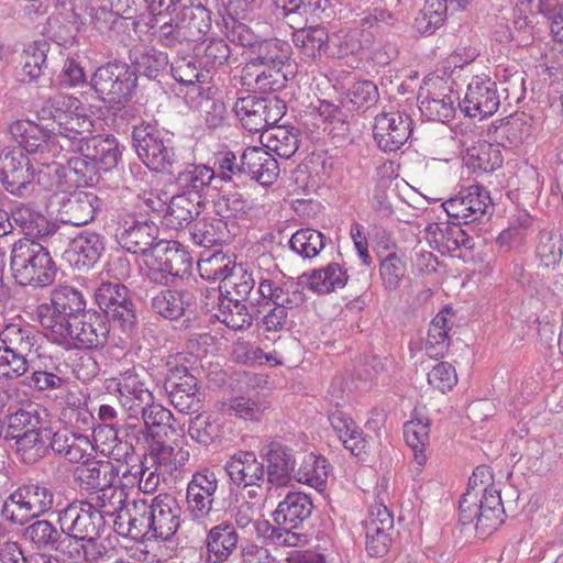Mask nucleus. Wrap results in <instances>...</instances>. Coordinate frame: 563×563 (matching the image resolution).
Wrapping results in <instances>:
<instances>
[{"label":"nucleus","instance_id":"nucleus-1","mask_svg":"<svg viewBox=\"0 0 563 563\" xmlns=\"http://www.w3.org/2000/svg\"><path fill=\"white\" fill-rule=\"evenodd\" d=\"M80 110L77 98L57 95L49 98L41 108L40 115L43 120H52V131L59 151V155L66 158L65 153H74L92 133V120Z\"/></svg>","mask_w":563,"mask_h":563},{"label":"nucleus","instance_id":"nucleus-2","mask_svg":"<svg viewBox=\"0 0 563 563\" xmlns=\"http://www.w3.org/2000/svg\"><path fill=\"white\" fill-rule=\"evenodd\" d=\"M131 139L139 158L150 170L170 174L179 166L181 156L174 135L156 122L142 120L134 124Z\"/></svg>","mask_w":563,"mask_h":563},{"label":"nucleus","instance_id":"nucleus-3","mask_svg":"<svg viewBox=\"0 0 563 563\" xmlns=\"http://www.w3.org/2000/svg\"><path fill=\"white\" fill-rule=\"evenodd\" d=\"M87 311L82 292L64 285L52 291L51 306L37 307V319L46 338L53 343H62L70 336L71 323H76Z\"/></svg>","mask_w":563,"mask_h":563},{"label":"nucleus","instance_id":"nucleus-4","mask_svg":"<svg viewBox=\"0 0 563 563\" xmlns=\"http://www.w3.org/2000/svg\"><path fill=\"white\" fill-rule=\"evenodd\" d=\"M10 268L15 282L22 286H48L54 283L57 274V266L48 249L27 238L12 244Z\"/></svg>","mask_w":563,"mask_h":563},{"label":"nucleus","instance_id":"nucleus-5","mask_svg":"<svg viewBox=\"0 0 563 563\" xmlns=\"http://www.w3.org/2000/svg\"><path fill=\"white\" fill-rule=\"evenodd\" d=\"M482 490L466 489L459 503L460 523L466 526L475 522V529L482 537L489 536L505 521V509L500 490L486 486Z\"/></svg>","mask_w":563,"mask_h":563},{"label":"nucleus","instance_id":"nucleus-6","mask_svg":"<svg viewBox=\"0 0 563 563\" xmlns=\"http://www.w3.org/2000/svg\"><path fill=\"white\" fill-rule=\"evenodd\" d=\"M54 505V493L40 482L18 486L5 498L4 515L10 526L24 527L35 518L47 514Z\"/></svg>","mask_w":563,"mask_h":563},{"label":"nucleus","instance_id":"nucleus-7","mask_svg":"<svg viewBox=\"0 0 563 563\" xmlns=\"http://www.w3.org/2000/svg\"><path fill=\"white\" fill-rule=\"evenodd\" d=\"M136 82L137 76L128 64L107 63L96 69L90 84L100 100L121 111L132 98Z\"/></svg>","mask_w":563,"mask_h":563},{"label":"nucleus","instance_id":"nucleus-8","mask_svg":"<svg viewBox=\"0 0 563 563\" xmlns=\"http://www.w3.org/2000/svg\"><path fill=\"white\" fill-rule=\"evenodd\" d=\"M96 302L108 321L115 323L128 336L135 334L137 313L129 288L120 283H102L95 294Z\"/></svg>","mask_w":563,"mask_h":563},{"label":"nucleus","instance_id":"nucleus-9","mask_svg":"<svg viewBox=\"0 0 563 563\" xmlns=\"http://www.w3.org/2000/svg\"><path fill=\"white\" fill-rule=\"evenodd\" d=\"M147 278L158 285H168L175 277L191 271L190 254L176 241L159 240L145 261Z\"/></svg>","mask_w":563,"mask_h":563},{"label":"nucleus","instance_id":"nucleus-10","mask_svg":"<svg viewBox=\"0 0 563 563\" xmlns=\"http://www.w3.org/2000/svg\"><path fill=\"white\" fill-rule=\"evenodd\" d=\"M233 111L242 126L251 133L268 132L286 113V103L276 96L238 98Z\"/></svg>","mask_w":563,"mask_h":563},{"label":"nucleus","instance_id":"nucleus-11","mask_svg":"<svg viewBox=\"0 0 563 563\" xmlns=\"http://www.w3.org/2000/svg\"><path fill=\"white\" fill-rule=\"evenodd\" d=\"M34 179L35 168L22 148L7 146L0 151V181L9 194L19 198L31 196Z\"/></svg>","mask_w":563,"mask_h":563},{"label":"nucleus","instance_id":"nucleus-12","mask_svg":"<svg viewBox=\"0 0 563 563\" xmlns=\"http://www.w3.org/2000/svg\"><path fill=\"white\" fill-rule=\"evenodd\" d=\"M170 405L183 415H194L203 406L205 394L197 377L185 365L168 369L164 384Z\"/></svg>","mask_w":563,"mask_h":563},{"label":"nucleus","instance_id":"nucleus-13","mask_svg":"<svg viewBox=\"0 0 563 563\" xmlns=\"http://www.w3.org/2000/svg\"><path fill=\"white\" fill-rule=\"evenodd\" d=\"M57 523L69 539L101 536L104 529L103 512L87 500H75L57 512Z\"/></svg>","mask_w":563,"mask_h":563},{"label":"nucleus","instance_id":"nucleus-14","mask_svg":"<svg viewBox=\"0 0 563 563\" xmlns=\"http://www.w3.org/2000/svg\"><path fill=\"white\" fill-rule=\"evenodd\" d=\"M219 481L216 473L209 468L195 472L187 484L186 503L190 518L203 523L209 519L216 500Z\"/></svg>","mask_w":563,"mask_h":563},{"label":"nucleus","instance_id":"nucleus-15","mask_svg":"<svg viewBox=\"0 0 563 563\" xmlns=\"http://www.w3.org/2000/svg\"><path fill=\"white\" fill-rule=\"evenodd\" d=\"M500 97L497 84L487 75H476L467 85L460 110L467 117L484 119L493 115L499 108Z\"/></svg>","mask_w":563,"mask_h":563},{"label":"nucleus","instance_id":"nucleus-16","mask_svg":"<svg viewBox=\"0 0 563 563\" xmlns=\"http://www.w3.org/2000/svg\"><path fill=\"white\" fill-rule=\"evenodd\" d=\"M158 232V227L151 220L128 218L119 221L115 240L126 252L148 258L159 242Z\"/></svg>","mask_w":563,"mask_h":563},{"label":"nucleus","instance_id":"nucleus-17","mask_svg":"<svg viewBox=\"0 0 563 563\" xmlns=\"http://www.w3.org/2000/svg\"><path fill=\"white\" fill-rule=\"evenodd\" d=\"M9 133L27 154H38L41 159L59 157V151L52 131L29 120H16L9 125Z\"/></svg>","mask_w":563,"mask_h":563},{"label":"nucleus","instance_id":"nucleus-18","mask_svg":"<svg viewBox=\"0 0 563 563\" xmlns=\"http://www.w3.org/2000/svg\"><path fill=\"white\" fill-rule=\"evenodd\" d=\"M70 336L58 345H73L77 349H101L108 343L110 327L107 317L96 310L85 312L76 323H71Z\"/></svg>","mask_w":563,"mask_h":563},{"label":"nucleus","instance_id":"nucleus-19","mask_svg":"<svg viewBox=\"0 0 563 563\" xmlns=\"http://www.w3.org/2000/svg\"><path fill=\"white\" fill-rule=\"evenodd\" d=\"M365 549L373 558L386 555L394 542V517L386 506H372L364 521Z\"/></svg>","mask_w":563,"mask_h":563},{"label":"nucleus","instance_id":"nucleus-20","mask_svg":"<svg viewBox=\"0 0 563 563\" xmlns=\"http://www.w3.org/2000/svg\"><path fill=\"white\" fill-rule=\"evenodd\" d=\"M411 133L412 120L405 112H383L375 117L373 134L378 147L384 152L399 150Z\"/></svg>","mask_w":563,"mask_h":563},{"label":"nucleus","instance_id":"nucleus-21","mask_svg":"<svg viewBox=\"0 0 563 563\" xmlns=\"http://www.w3.org/2000/svg\"><path fill=\"white\" fill-rule=\"evenodd\" d=\"M490 197L483 186L472 185L462 188L455 197L443 202V208L452 219L465 224L479 220L490 208Z\"/></svg>","mask_w":563,"mask_h":563},{"label":"nucleus","instance_id":"nucleus-22","mask_svg":"<svg viewBox=\"0 0 563 563\" xmlns=\"http://www.w3.org/2000/svg\"><path fill=\"white\" fill-rule=\"evenodd\" d=\"M33 522L24 526L22 538L40 553L54 552L64 558L68 548V537L63 527H57L47 519L35 518Z\"/></svg>","mask_w":563,"mask_h":563},{"label":"nucleus","instance_id":"nucleus-23","mask_svg":"<svg viewBox=\"0 0 563 563\" xmlns=\"http://www.w3.org/2000/svg\"><path fill=\"white\" fill-rule=\"evenodd\" d=\"M265 468L266 481L276 487L287 486L295 476L296 457L294 450L280 441H271L261 450Z\"/></svg>","mask_w":563,"mask_h":563},{"label":"nucleus","instance_id":"nucleus-24","mask_svg":"<svg viewBox=\"0 0 563 563\" xmlns=\"http://www.w3.org/2000/svg\"><path fill=\"white\" fill-rule=\"evenodd\" d=\"M224 470L238 488L262 487L265 482V465L253 451H239L230 456Z\"/></svg>","mask_w":563,"mask_h":563},{"label":"nucleus","instance_id":"nucleus-25","mask_svg":"<svg viewBox=\"0 0 563 563\" xmlns=\"http://www.w3.org/2000/svg\"><path fill=\"white\" fill-rule=\"evenodd\" d=\"M153 539L170 540L180 527L181 509L170 494H159L150 503Z\"/></svg>","mask_w":563,"mask_h":563},{"label":"nucleus","instance_id":"nucleus-26","mask_svg":"<svg viewBox=\"0 0 563 563\" xmlns=\"http://www.w3.org/2000/svg\"><path fill=\"white\" fill-rule=\"evenodd\" d=\"M240 536L231 521H221L209 530L203 541L206 561L208 563H224L236 552Z\"/></svg>","mask_w":563,"mask_h":563},{"label":"nucleus","instance_id":"nucleus-27","mask_svg":"<svg viewBox=\"0 0 563 563\" xmlns=\"http://www.w3.org/2000/svg\"><path fill=\"white\" fill-rule=\"evenodd\" d=\"M99 206L100 199L96 194L76 190L62 199L57 214L60 222L81 227L95 219Z\"/></svg>","mask_w":563,"mask_h":563},{"label":"nucleus","instance_id":"nucleus-28","mask_svg":"<svg viewBox=\"0 0 563 563\" xmlns=\"http://www.w3.org/2000/svg\"><path fill=\"white\" fill-rule=\"evenodd\" d=\"M74 153L91 159L103 172L113 169L121 157L119 143L112 135L91 134Z\"/></svg>","mask_w":563,"mask_h":563},{"label":"nucleus","instance_id":"nucleus-29","mask_svg":"<svg viewBox=\"0 0 563 563\" xmlns=\"http://www.w3.org/2000/svg\"><path fill=\"white\" fill-rule=\"evenodd\" d=\"M241 168L245 170V175L263 186L272 185L279 175L277 159L269 152L258 146L244 150L241 155Z\"/></svg>","mask_w":563,"mask_h":563},{"label":"nucleus","instance_id":"nucleus-30","mask_svg":"<svg viewBox=\"0 0 563 563\" xmlns=\"http://www.w3.org/2000/svg\"><path fill=\"white\" fill-rule=\"evenodd\" d=\"M291 287L292 283H290V285H288V283L280 285L277 282L260 274L257 290L254 295L255 297L254 301H252V306L273 305L296 308L303 302L305 295L298 288L291 289Z\"/></svg>","mask_w":563,"mask_h":563},{"label":"nucleus","instance_id":"nucleus-31","mask_svg":"<svg viewBox=\"0 0 563 563\" xmlns=\"http://www.w3.org/2000/svg\"><path fill=\"white\" fill-rule=\"evenodd\" d=\"M195 306V296L187 289L166 288L151 298V310L159 317L176 321Z\"/></svg>","mask_w":563,"mask_h":563},{"label":"nucleus","instance_id":"nucleus-32","mask_svg":"<svg viewBox=\"0 0 563 563\" xmlns=\"http://www.w3.org/2000/svg\"><path fill=\"white\" fill-rule=\"evenodd\" d=\"M330 423L346 450L358 461L365 462L369 445L363 430L346 413L335 410L329 416Z\"/></svg>","mask_w":563,"mask_h":563},{"label":"nucleus","instance_id":"nucleus-33","mask_svg":"<svg viewBox=\"0 0 563 563\" xmlns=\"http://www.w3.org/2000/svg\"><path fill=\"white\" fill-rule=\"evenodd\" d=\"M312 510L313 504L308 495L290 492L273 512V521L292 529H300L311 517Z\"/></svg>","mask_w":563,"mask_h":563},{"label":"nucleus","instance_id":"nucleus-34","mask_svg":"<svg viewBox=\"0 0 563 563\" xmlns=\"http://www.w3.org/2000/svg\"><path fill=\"white\" fill-rule=\"evenodd\" d=\"M289 63L263 65L251 69H241L242 84L261 92L279 91L286 87Z\"/></svg>","mask_w":563,"mask_h":563},{"label":"nucleus","instance_id":"nucleus-35","mask_svg":"<svg viewBox=\"0 0 563 563\" xmlns=\"http://www.w3.org/2000/svg\"><path fill=\"white\" fill-rule=\"evenodd\" d=\"M245 63L242 69H251L263 65L289 63L291 46L279 38H262L249 52H244Z\"/></svg>","mask_w":563,"mask_h":563},{"label":"nucleus","instance_id":"nucleus-36","mask_svg":"<svg viewBox=\"0 0 563 563\" xmlns=\"http://www.w3.org/2000/svg\"><path fill=\"white\" fill-rule=\"evenodd\" d=\"M419 110L428 120L449 122L455 114V102L459 100L456 93L449 87L442 86L438 91L419 93Z\"/></svg>","mask_w":563,"mask_h":563},{"label":"nucleus","instance_id":"nucleus-37","mask_svg":"<svg viewBox=\"0 0 563 563\" xmlns=\"http://www.w3.org/2000/svg\"><path fill=\"white\" fill-rule=\"evenodd\" d=\"M347 280L346 269L339 263L332 262L324 267L301 274L298 277L297 285H307L311 291L324 295L342 289Z\"/></svg>","mask_w":563,"mask_h":563},{"label":"nucleus","instance_id":"nucleus-38","mask_svg":"<svg viewBox=\"0 0 563 563\" xmlns=\"http://www.w3.org/2000/svg\"><path fill=\"white\" fill-rule=\"evenodd\" d=\"M119 475L118 467L110 461H86L75 470L81 489L92 492L111 486Z\"/></svg>","mask_w":563,"mask_h":563},{"label":"nucleus","instance_id":"nucleus-39","mask_svg":"<svg viewBox=\"0 0 563 563\" xmlns=\"http://www.w3.org/2000/svg\"><path fill=\"white\" fill-rule=\"evenodd\" d=\"M216 170L203 164H187L174 178V184L180 190V195L187 197L194 195L201 201L206 190L209 188Z\"/></svg>","mask_w":563,"mask_h":563},{"label":"nucleus","instance_id":"nucleus-40","mask_svg":"<svg viewBox=\"0 0 563 563\" xmlns=\"http://www.w3.org/2000/svg\"><path fill=\"white\" fill-rule=\"evenodd\" d=\"M49 446L68 462L78 463L87 456L91 442L85 434L60 429L52 434Z\"/></svg>","mask_w":563,"mask_h":563},{"label":"nucleus","instance_id":"nucleus-41","mask_svg":"<svg viewBox=\"0 0 563 563\" xmlns=\"http://www.w3.org/2000/svg\"><path fill=\"white\" fill-rule=\"evenodd\" d=\"M176 16L191 42L206 35L211 29V11L200 2H184Z\"/></svg>","mask_w":563,"mask_h":563},{"label":"nucleus","instance_id":"nucleus-42","mask_svg":"<svg viewBox=\"0 0 563 563\" xmlns=\"http://www.w3.org/2000/svg\"><path fill=\"white\" fill-rule=\"evenodd\" d=\"M104 251L103 238L91 231H84L70 244L69 252L75 257L74 264L78 269L93 267Z\"/></svg>","mask_w":563,"mask_h":563},{"label":"nucleus","instance_id":"nucleus-43","mask_svg":"<svg viewBox=\"0 0 563 563\" xmlns=\"http://www.w3.org/2000/svg\"><path fill=\"white\" fill-rule=\"evenodd\" d=\"M292 43L300 54L310 59L328 56L330 44L329 32L319 25L301 27L292 33Z\"/></svg>","mask_w":563,"mask_h":563},{"label":"nucleus","instance_id":"nucleus-44","mask_svg":"<svg viewBox=\"0 0 563 563\" xmlns=\"http://www.w3.org/2000/svg\"><path fill=\"white\" fill-rule=\"evenodd\" d=\"M26 379L27 385L40 393L62 389L68 383L60 365L55 364L52 357H40L37 366Z\"/></svg>","mask_w":563,"mask_h":563},{"label":"nucleus","instance_id":"nucleus-45","mask_svg":"<svg viewBox=\"0 0 563 563\" xmlns=\"http://www.w3.org/2000/svg\"><path fill=\"white\" fill-rule=\"evenodd\" d=\"M201 212V201H195L186 195L177 194L172 197L164 214L166 227L179 230L190 225Z\"/></svg>","mask_w":563,"mask_h":563},{"label":"nucleus","instance_id":"nucleus-46","mask_svg":"<svg viewBox=\"0 0 563 563\" xmlns=\"http://www.w3.org/2000/svg\"><path fill=\"white\" fill-rule=\"evenodd\" d=\"M144 449L140 460L143 468L162 467L166 473L177 468L175 448L164 441L158 432L153 433Z\"/></svg>","mask_w":563,"mask_h":563},{"label":"nucleus","instance_id":"nucleus-47","mask_svg":"<svg viewBox=\"0 0 563 563\" xmlns=\"http://www.w3.org/2000/svg\"><path fill=\"white\" fill-rule=\"evenodd\" d=\"M194 53L199 66L209 75L228 64L231 48L223 38L208 37L195 45Z\"/></svg>","mask_w":563,"mask_h":563},{"label":"nucleus","instance_id":"nucleus-48","mask_svg":"<svg viewBox=\"0 0 563 563\" xmlns=\"http://www.w3.org/2000/svg\"><path fill=\"white\" fill-rule=\"evenodd\" d=\"M101 536L69 539L64 560L71 563H101L108 553L107 545L101 542Z\"/></svg>","mask_w":563,"mask_h":563},{"label":"nucleus","instance_id":"nucleus-49","mask_svg":"<svg viewBox=\"0 0 563 563\" xmlns=\"http://www.w3.org/2000/svg\"><path fill=\"white\" fill-rule=\"evenodd\" d=\"M37 332L27 323L11 322L0 331V341L9 350L27 356L37 344Z\"/></svg>","mask_w":563,"mask_h":563},{"label":"nucleus","instance_id":"nucleus-50","mask_svg":"<svg viewBox=\"0 0 563 563\" xmlns=\"http://www.w3.org/2000/svg\"><path fill=\"white\" fill-rule=\"evenodd\" d=\"M111 9L115 14L126 20H133V27H145L150 31L159 22L158 18L153 16L148 11L147 0H109Z\"/></svg>","mask_w":563,"mask_h":563},{"label":"nucleus","instance_id":"nucleus-51","mask_svg":"<svg viewBox=\"0 0 563 563\" xmlns=\"http://www.w3.org/2000/svg\"><path fill=\"white\" fill-rule=\"evenodd\" d=\"M256 284L258 285V275L255 276L253 271H249L240 264L225 278L221 289L224 290L225 297H231L234 301L250 300L252 303L254 298L251 296Z\"/></svg>","mask_w":563,"mask_h":563},{"label":"nucleus","instance_id":"nucleus-52","mask_svg":"<svg viewBox=\"0 0 563 563\" xmlns=\"http://www.w3.org/2000/svg\"><path fill=\"white\" fill-rule=\"evenodd\" d=\"M329 470L330 464L323 456L310 453L303 457L299 468L295 470L294 479L322 492L327 486Z\"/></svg>","mask_w":563,"mask_h":563},{"label":"nucleus","instance_id":"nucleus-53","mask_svg":"<svg viewBox=\"0 0 563 563\" xmlns=\"http://www.w3.org/2000/svg\"><path fill=\"white\" fill-rule=\"evenodd\" d=\"M130 59L133 64L132 70L135 71L136 76L140 74L150 79H158L169 71L168 55L156 48L135 52L134 57Z\"/></svg>","mask_w":563,"mask_h":563},{"label":"nucleus","instance_id":"nucleus-54","mask_svg":"<svg viewBox=\"0 0 563 563\" xmlns=\"http://www.w3.org/2000/svg\"><path fill=\"white\" fill-rule=\"evenodd\" d=\"M433 240L441 253L455 252L461 247L473 249L474 240L471 238L459 223H438L432 231Z\"/></svg>","mask_w":563,"mask_h":563},{"label":"nucleus","instance_id":"nucleus-55","mask_svg":"<svg viewBox=\"0 0 563 563\" xmlns=\"http://www.w3.org/2000/svg\"><path fill=\"white\" fill-rule=\"evenodd\" d=\"M238 264L235 257L222 251L205 254L198 262V271L202 278L209 280H220L223 285L225 278Z\"/></svg>","mask_w":563,"mask_h":563},{"label":"nucleus","instance_id":"nucleus-56","mask_svg":"<svg viewBox=\"0 0 563 563\" xmlns=\"http://www.w3.org/2000/svg\"><path fill=\"white\" fill-rule=\"evenodd\" d=\"M243 302L224 296V299L218 303V311L213 316L234 331L249 329L252 325L253 317Z\"/></svg>","mask_w":563,"mask_h":563},{"label":"nucleus","instance_id":"nucleus-57","mask_svg":"<svg viewBox=\"0 0 563 563\" xmlns=\"http://www.w3.org/2000/svg\"><path fill=\"white\" fill-rule=\"evenodd\" d=\"M465 159L468 167L482 173L494 172L503 165L500 151L487 142L467 148Z\"/></svg>","mask_w":563,"mask_h":563},{"label":"nucleus","instance_id":"nucleus-58","mask_svg":"<svg viewBox=\"0 0 563 563\" xmlns=\"http://www.w3.org/2000/svg\"><path fill=\"white\" fill-rule=\"evenodd\" d=\"M188 434L197 443L208 446L222 434V426L218 418L207 412H197L188 423Z\"/></svg>","mask_w":563,"mask_h":563},{"label":"nucleus","instance_id":"nucleus-59","mask_svg":"<svg viewBox=\"0 0 563 563\" xmlns=\"http://www.w3.org/2000/svg\"><path fill=\"white\" fill-rule=\"evenodd\" d=\"M44 433L46 434L47 430L38 427L33 431H24L16 438H12L15 441L16 452L25 462L34 463L45 456L47 446Z\"/></svg>","mask_w":563,"mask_h":563},{"label":"nucleus","instance_id":"nucleus-60","mask_svg":"<svg viewBox=\"0 0 563 563\" xmlns=\"http://www.w3.org/2000/svg\"><path fill=\"white\" fill-rule=\"evenodd\" d=\"M173 78L181 85L190 86L196 82H207L210 76L199 66L196 56L177 57L169 65Z\"/></svg>","mask_w":563,"mask_h":563},{"label":"nucleus","instance_id":"nucleus-61","mask_svg":"<svg viewBox=\"0 0 563 563\" xmlns=\"http://www.w3.org/2000/svg\"><path fill=\"white\" fill-rule=\"evenodd\" d=\"M325 236L311 228L297 230L289 240L290 249L303 258L316 257L324 247Z\"/></svg>","mask_w":563,"mask_h":563},{"label":"nucleus","instance_id":"nucleus-62","mask_svg":"<svg viewBox=\"0 0 563 563\" xmlns=\"http://www.w3.org/2000/svg\"><path fill=\"white\" fill-rule=\"evenodd\" d=\"M267 147L282 158H290L299 148V134L295 129L273 125L268 130Z\"/></svg>","mask_w":563,"mask_h":563},{"label":"nucleus","instance_id":"nucleus-63","mask_svg":"<svg viewBox=\"0 0 563 563\" xmlns=\"http://www.w3.org/2000/svg\"><path fill=\"white\" fill-rule=\"evenodd\" d=\"M5 438H16L24 431H33L41 424V417L36 406L32 402L19 408L7 416Z\"/></svg>","mask_w":563,"mask_h":563},{"label":"nucleus","instance_id":"nucleus-64","mask_svg":"<svg viewBox=\"0 0 563 563\" xmlns=\"http://www.w3.org/2000/svg\"><path fill=\"white\" fill-rule=\"evenodd\" d=\"M64 168L67 170L69 184L76 187H91L99 179V169L91 159L82 155L67 158V165H64Z\"/></svg>","mask_w":563,"mask_h":563}]
</instances>
